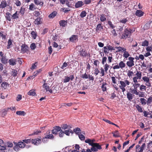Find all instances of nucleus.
I'll return each mask as SVG.
<instances>
[{
	"mask_svg": "<svg viewBox=\"0 0 152 152\" xmlns=\"http://www.w3.org/2000/svg\"><path fill=\"white\" fill-rule=\"evenodd\" d=\"M12 41L10 39H9L7 42V49H9V48H10L11 47L12 45Z\"/></svg>",
	"mask_w": 152,
	"mask_h": 152,
	"instance_id": "nucleus-32",
	"label": "nucleus"
},
{
	"mask_svg": "<svg viewBox=\"0 0 152 152\" xmlns=\"http://www.w3.org/2000/svg\"><path fill=\"white\" fill-rule=\"evenodd\" d=\"M149 45V42L147 40H145L142 42L141 44V45L143 46H148Z\"/></svg>",
	"mask_w": 152,
	"mask_h": 152,
	"instance_id": "nucleus-47",
	"label": "nucleus"
},
{
	"mask_svg": "<svg viewBox=\"0 0 152 152\" xmlns=\"http://www.w3.org/2000/svg\"><path fill=\"white\" fill-rule=\"evenodd\" d=\"M9 64L11 66H15L16 64V60L15 59L12 58L10 59L8 61Z\"/></svg>",
	"mask_w": 152,
	"mask_h": 152,
	"instance_id": "nucleus-21",
	"label": "nucleus"
},
{
	"mask_svg": "<svg viewBox=\"0 0 152 152\" xmlns=\"http://www.w3.org/2000/svg\"><path fill=\"white\" fill-rule=\"evenodd\" d=\"M128 59L129 60V61H128L126 62V64L129 67H131L134 65V58L132 57H129L128 58Z\"/></svg>",
	"mask_w": 152,
	"mask_h": 152,
	"instance_id": "nucleus-8",
	"label": "nucleus"
},
{
	"mask_svg": "<svg viewBox=\"0 0 152 152\" xmlns=\"http://www.w3.org/2000/svg\"><path fill=\"white\" fill-rule=\"evenodd\" d=\"M130 56V54L128 51H126V49L124 50L123 56L125 58H127L128 57Z\"/></svg>",
	"mask_w": 152,
	"mask_h": 152,
	"instance_id": "nucleus-36",
	"label": "nucleus"
},
{
	"mask_svg": "<svg viewBox=\"0 0 152 152\" xmlns=\"http://www.w3.org/2000/svg\"><path fill=\"white\" fill-rule=\"evenodd\" d=\"M15 4H16V5L18 7L20 6L21 4V3L20 2V1L19 0H16L15 1Z\"/></svg>",
	"mask_w": 152,
	"mask_h": 152,
	"instance_id": "nucleus-60",
	"label": "nucleus"
},
{
	"mask_svg": "<svg viewBox=\"0 0 152 152\" xmlns=\"http://www.w3.org/2000/svg\"><path fill=\"white\" fill-rule=\"evenodd\" d=\"M84 5V3L82 1H78L75 3V7L76 8H78L82 7Z\"/></svg>",
	"mask_w": 152,
	"mask_h": 152,
	"instance_id": "nucleus-15",
	"label": "nucleus"
},
{
	"mask_svg": "<svg viewBox=\"0 0 152 152\" xmlns=\"http://www.w3.org/2000/svg\"><path fill=\"white\" fill-rule=\"evenodd\" d=\"M132 30L131 29H125L124 32L121 35V39H126V38L129 37L131 34Z\"/></svg>",
	"mask_w": 152,
	"mask_h": 152,
	"instance_id": "nucleus-4",
	"label": "nucleus"
},
{
	"mask_svg": "<svg viewBox=\"0 0 152 152\" xmlns=\"http://www.w3.org/2000/svg\"><path fill=\"white\" fill-rule=\"evenodd\" d=\"M104 52L105 54H108L109 53V51L107 50L106 46H104L103 47Z\"/></svg>",
	"mask_w": 152,
	"mask_h": 152,
	"instance_id": "nucleus-61",
	"label": "nucleus"
},
{
	"mask_svg": "<svg viewBox=\"0 0 152 152\" xmlns=\"http://www.w3.org/2000/svg\"><path fill=\"white\" fill-rule=\"evenodd\" d=\"M43 88L45 89L46 92L49 91L51 94H52L53 92L51 89H50L49 86L47 83H45H45L42 85Z\"/></svg>",
	"mask_w": 152,
	"mask_h": 152,
	"instance_id": "nucleus-12",
	"label": "nucleus"
},
{
	"mask_svg": "<svg viewBox=\"0 0 152 152\" xmlns=\"http://www.w3.org/2000/svg\"><path fill=\"white\" fill-rule=\"evenodd\" d=\"M152 102V97H149L147 101V103L148 104H149Z\"/></svg>",
	"mask_w": 152,
	"mask_h": 152,
	"instance_id": "nucleus-57",
	"label": "nucleus"
},
{
	"mask_svg": "<svg viewBox=\"0 0 152 152\" xmlns=\"http://www.w3.org/2000/svg\"><path fill=\"white\" fill-rule=\"evenodd\" d=\"M120 68L123 69L126 66V64L123 61H121L119 63Z\"/></svg>",
	"mask_w": 152,
	"mask_h": 152,
	"instance_id": "nucleus-44",
	"label": "nucleus"
},
{
	"mask_svg": "<svg viewBox=\"0 0 152 152\" xmlns=\"http://www.w3.org/2000/svg\"><path fill=\"white\" fill-rule=\"evenodd\" d=\"M135 95H138L139 97H142V98H143V97H145L146 93L145 92L141 91H138Z\"/></svg>",
	"mask_w": 152,
	"mask_h": 152,
	"instance_id": "nucleus-18",
	"label": "nucleus"
},
{
	"mask_svg": "<svg viewBox=\"0 0 152 152\" xmlns=\"http://www.w3.org/2000/svg\"><path fill=\"white\" fill-rule=\"evenodd\" d=\"M112 133L113 135V137H119L120 136V134L118 131H115L112 132Z\"/></svg>",
	"mask_w": 152,
	"mask_h": 152,
	"instance_id": "nucleus-30",
	"label": "nucleus"
},
{
	"mask_svg": "<svg viewBox=\"0 0 152 152\" xmlns=\"http://www.w3.org/2000/svg\"><path fill=\"white\" fill-rule=\"evenodd\" d=\"M119 83L120 84L119 86V87L122 91L123 92H124L126 91V89L125 88L126 85H129L130 83L129 80H124V81H119Z\"/></svg>",
	"mask_w": 152,
	"mask_h": 152,
	"instance_id": "nucleus-2",
	"label": "nucleus"
},
{
	"mask_svg": "<svg viewBox=\"0 0 152 152\" xmlns=\"http://www.w3.org/2000/svg\"><path fill=\"white\" fill-rule=\"evenodd\" d=\"M61 127L59 126H54L53 127V129L52 130V132L53 134H57L58 132L61 131Z\"/></svg>",
	"mask_w": 152,
	"mask_h": 152,
	"instance_id": "nucleus-13",
	"label": "nucleus"
},
{
	"mask_svg": "<svg viewBox=\"0 0 152 152\" xmlns=\"http://www.w3.org/2000/svg\"><path fill=\"white\" fill-rule=\"evenodd\" d=\"M59 25L60 26H61L62 27H65V26H66L67 23V21L64 20H61L59 21Z\"/></svg>",
	"mask_w": 152,
	"mask_h": 152,
	"instance_id": "nucleus-26",
	"label": "nucleus"
},
{
	"mask_svg": "<svg viewBox=\"0 0 152 152\" xmlns=\"http://www.w3.org/2000/svg\"><path fill=\"white\" fill-rule=\"evenodd\" d=\"M133 94V93L132 94V93L130 92H128L127 93V97L129 101H132L133 98V96H134Z\"/></svg>",
	"mask_w": 152,
	"mask_h": 152,
	"instance_id": "nucleus-20",
	"label": "nucleus"
},
{
	"mask_svg": "<svg viewBox=\"0 0 152 152\" xmlns=\"http://www.w3.org/2000/svg\"><path fill=\"white\" fill-rule=\"evenodd\" d=\"M31 142L32 143L34 144L35 145H38L40 143L41 141V139L37 138L32 139Z\"/></svg>",
	"mask_w": 152,
	"mask_h": 152,
	"instance_id": "nucleus-19",
	"label": "nucleus"
},
{
	"mask_svg": "<svg viewBox=\"0 0 152 152\" xmlns=\"http://www.w3.org/2000/svg\"><path fill=\"white\" fill-rule=\"evenodd\" d=\"M100 20L101 22H104L106 20L107 17L104 14H102L100 15Z\"/></svg>",
	"mask_w": 152,
	"mask_h": 152,
	"instance_id": "nucleus-31",
	"label": "nucleus"
},
{
	"mask_svg": "<svg viewBox=\"0 0 152 152\" xmlns=\"http://www.w3.org/2000/svg\"><path fill=\"white\" fill-rule=\"evenodd\" d=\"M1 62L3 64H6L7 63V59H6V56H3L0 58Z\"/></svg>",
	"mask_w": 152,
	"mask_h": 152,
	"instance_id": "nucleus-27",
	"label": "nucleus"
},
{
	"mask_svg": "<svg viewBox=\"0 0 152 152\" xmlns=\"http://www.w3.org/2000/svg\"><path fill=\"white\" fill-rule=\"evenodd\" d=\"M87 12L85 11H82L80 13V16L81 18H83L86 17Z\"/></svg>",
	"mask_w": 152,
	"mask_h": 152,
	"instance_id": "nucleus-48",
	"label": "nucleus"
},
{
	"mask_svg": "<svg viewBox=\"0 0 152 152\" xmlns=\"http://www.w3.org/2000/svg\"><path fill=\"white\" fill-rule=\"evenodd\" d=\"M78 137L81 141H83L85 139V137L82 133H80L78 135Z\"/></svg>",
	"mask_w": 152,
	"mask_h": 152,
	"instance_id": "nucleus-51",
	"label": "nucleus"
},
{
	"mask_svg": "<svg viewBox=\"0 0 152 152\" xmlns=\"http://www.w3.org/2000/svg\"><path fill=\"white\" fill-rule=\"evenodd\" d=\"M73 131L76 134L78 135L80 133H81V129L79 127H77L74 129Z\"/></svg>",
	"mask_w": 152,
	"mask_h": 152,
	"instance_id": "nucleus-35",
	"label": "nucleus"
},
{
	"mask_svg": "<svg viewBox=\"0 0 152 152\" xmlns=\"http://www.w3.org/2000/svg\"><path fill=\"white\" fill-rule=\"evenodd\" d=\"M57 13V12L56 11H53L49 15L48 17L50 18H53L56 16Z\"/></svg>",
	"mask_w": 152,
	"mask_h": 152,
	"instance_id": "nucleus-33",
	"label": "nucleus"
},
{
	"mask_svg": "<svg viewBox=\"0 0 152 152\" xmlns=\"http://www.w3.org/2000/svg\"><path fill=\"white\" fill-rule=\"evenodd\" d=\"M136 107L138 111L140 113H142L143 112V109L142 107L140 106V105L138 104H137L136 105Z\"/></svg>",
	"mask_w": 152,
	"mask_h": 152,
	"instance_id": "nucleus-40",
	"label": "nucleus"
},
{
	"mask_svg": "<svg viewBox=\"0 0 152 152\" xmlns=\"http://www.w3.org/2000/svg\"><path fill=\"white\" fill-rule=\"evenodd\" d=\"M134 83V84L133 85L134 89L132 90V92L134 94H135L138 92V90L137 89L138 87H140V83Z\"/></svg>",
	"mask_w": 152,
	"mask_h": 152,
	"instance_id": "nucleus-10",
	"label": "nucleus"
},
{
	"mask_svg": "<svg viewBox=\"0 0 152 152\" xmlns=\"http://www.w3.org/2000/svg\"><path fill=\"white\" fill-rule=\"evenodd\" d=\"M142 72L140 71H136V74H135L132 78L133 81L134 83H138V80H140L142 79Z\"/></svg>",
	"mask_w": 152,
	"mask_h": 152,
	"instance_id": "nucleus-3",
	"label": "nucleus"
},
{
	"mask_svg": "<svg viewBox=\"0 0 152 152\" xmlns=\"http://www.w3.org/2000/svg\"><path fill=\"white\" fill-rule=\"evenodd\" d=\"M108 23L112 28H113L115 27L114 25L112 24L111 21L110 20L108 21Z\"/></svg>",
	"mask_w": 152,
	"mask_h": 152,
	"instance_id": "nucleus-64",
	"label": "nucleus"
},
{
	"mask_svg": "<svg viewBox=\"0 0 152 152\" xmlns=\"http://www.w3.org/2000/svg\"><path fill=\"white\" fill-rule=\"evenodd\" d=\"M7 3L6 1H2L0 4V8L3 9L7 6Z\"/></svg>",
	"mask_w": 152,
	"mask_h": 152,
	"instance_id": "nucleus-23",
	"label": "nucleus"
},
{
	"mask_svg": "<svg viewBox=\"0 0 152 152\" xmlns=\"http://www.w3.org/2000/svg\"><path fill=\"white\" fill-rule=\"evenodd\" d=\"M115 48L116 49L118 50V52L122 51L124 52V51L125 50V49H126V48L121 47V46H116Z\"/></svg>",
	"mask_w": 152,
	"mask_h": 152,
	"instance_id": "nucleus-46",
	"label": "nucleus"
},
{
	"mask_svg": "<svg viewBox=\"0 0 152 152\" xmlns=\"http://www.w3.org/2000/svg\"><path fill=\"white\" fill-rule=\"evenodd\" d=\"M128 20H127V18H124L123 19H122V20H121L120 21V22L121 23H126L127 22Z\"/></svg>",
	"mask_w": 152,
	"mask_h": 152,
	"instance_id": "nucleus-63",
	"label": "nucleus"
},
{
	"mask_svg": "<svg viewBox=\"0 0 152 152\" xmlns=\"http://www.w3.org/2000/svg\"><path fill=\"white\" fill-rule=\"evenodd\" d=\"M74 78L75 77L73 75H70L69 76H65L63 80V81L64 83L68 82L70 80L72 81Z\"/></svg>",
	"mask_w": 152,
	"mask_h": 152,
	"instance_id": "nucleus-9",
	"label": "nucleus"
},
{
	"mask_svg": "<svg viewBox=\"0 0 152 152\" xmlns=\"http://www.w3.org/2000/svg\"><path fill=\"white\" fill-rule=\"evenodd\" d=\"M28 94L30 95L34 96L36 94V93L35 90H30L28 93Z\"/></svg>",
	"mask_w": 152,
	"mask_h": 152,
	"instance_id": "nucleus-42",
	"label": "nucleus"
},
{
	"mask_svg": "<svg viewBox=\"0 0 152 152\" xmlns=\"http://www.w3.org/2000/svg\"><path fill=\"white\" fill-rule=\"evenodd\" d=\"M16 114L20 115H25L26 113L23 111H16Z\"/></svg>",
	"mask_w": 152,
	"mask_h": 152,
	"instance_id": "nucleus-41",
	"label": "nucleus"
},
{
	"mask_svg": "<svg viewBox=\"0 0 152 152\" xmlns=\"http://www.w3.org/2000/svg\"><path fill=\"white\" fill-rule=\"evenodd\" d=\"M110 65L108 64H104V69L105 72H107V70L108 69V68H110Z\"/></svg>",
	"mask_w": 152,
	"mask_h": 152,
	"instance_id": "nucleus-54",
	"label": "nucleus"
},
{
	"mask_svg": "<svg viewBox=\"0 0 152 152\" xmlns=\"http://www.w3.org/2000/svg\"><path fill=\"white\" fill-rule=\"evenodd\" d=\"M29 48L28 46L26 44H22L21 45V52L23 54L28 53L29 52Z\"/></svg>",
	"mask_w": 152,
	"mask_h": 152,
	"instance_id": "nucleus-6",
	"label": "nucleus"
},
{
	"mask_svg": "<svg viewBox=\"0 0 152 152\" xmlns=\"http://www.w3.org/2000/svg\"><path fill=\"white\" fill-rule=\"evenodd\" d=\"M108 84H107V83L103 82L101 86V88L103 92H105L107 91V86H108Z\"/></svg>",
	"mask_w": 152,
	"mask_h": 152,
	"instance_id": "nucleus-17",
	"label": "nucleus"
},
{
	"mask_svg": "<svg viewBox=\"0 0 152 152\" xmlns=\"http://www.w3.org/2000/svg\"><path fill=\"white\" fill-rule=\"evenodd\" d=\"M25 146L26 144L24 143L23 142H18L14 147V149L16 151H17L20 150V148H23L25 147Z\"/></svg>",
	"mask_w": 152,
	"mask_h": 152,
	"instance_id": "nucleus-5",
	"label": "nucleus"
},
{
	"mask_svg": "<svg viewBox=\"0 0 152 152\" xmlns=\"http://www.w3.org/2000/svg\"><path fill=\"white\" fill-rule=\"evenodd\" d=\"M145 146V143H143L140 148L139 152H142Z\"/></svg>",
	"mask_w": 152,
	"mask_h": 152,
	"instance_id": "nucleus-56",
	"label": "nucleus"
},
{
	"mask_svg": "<svg viewBox=\"0 0 152 152\" xmlns=\"http://www.w3.org/2000/svg\"><path fill=\"white\" fill-rule=\"evenodd\" d=\"M134 73L133 71H131L129 70L127 72V75L129 77H132V76L134 75Z\"/></svg>",
	"mask_w": 152,
	"mask_h": 152,
	"instance_id": "nucleus-55",
	"label": "nucleus"
},
{
	"mask_svg": "<svg viewBox=\"0 0 152 152\" xmlns=\"http://www.w3.org/2000/svg\"><path fill=\"white\" fill-rule=\"evenodd\" d=\"M25 9L24 7H21L20 11V13L22 15H23L25 13Z\"/></svg>",
	"mask_w": 152,
	"mask_h": 152,
	"instance_id": "nucleus-58",
	"label": "nucleus"
},
{
	"mask_svg": "<svg viewBox=\"0 0 152 152\" xmlns=\"http://www.w3.org/2000/svg\"><path fill=\"white\" fill-rule=\"evenodd\" d=\"M92 147L91 148V150L93 152L97 151L98 150H100L102 149L101 146L99 145L98 143H95L92 144Z\"/></svg>",
	"mask_w": 152,
	"mask_h": 152,
	"instance_id": "nucleus-7",
	"label": "nucleus"
},
{
	"mask_svg": "<svg viewBox=\"0 0 152 152\" xmlns=\"http://www.w3.org/2000/svg\"><path fill=\"white\" fill-rule=\"evenodd\" d=\"M5 17L7 20H8L9 21H11L12 18L11 17V14L9 12H7L6 13Z\"/></svg>",
	"mask_w": 152,
	"mask_h": 152,
	"instance_id": "nucleus-24",
	"label": "nucleus"
},
{
	"mask_svg": "<svg viewBox=\"0 0 152 152\" xmlns=\"http://www.w3.org/2000/svg\"><path fill=\"white\" fill-rule=\"evenodd\" d=\"M142 80L145 83V85L141 84L140 87V90L141 91H145L146 90V86L150 87L151 86V83L150 81V78L146 76H143L142 78Z\"/></svg>",
	"mask_w": 152,
	"mask_h": 152,
	"instance_id": "nucleus-1",
	"label": "nucleus"
},
{
	"mask_svg": "<svg viewBox=\"0 0 152 152\" xmlns=\"http://www.w3.org/2000/svg\"><path fill=\"white\" fill-rule=\"evenodd\" d=\"M9 86V84L6 82H3L1 84V86L2 88L6 89L7 87Z\"/></svg>",
	"mask_w": 152,
	"mask_h": 152,
	"instance_id": "nucleus-29",
	"label": "nucleus"
},
{
	"mask_svg": "<svg viewBox=\"0 0 152 152\" xmlns=\"http://www.w3.org/2000/svg\"><path fill=\"white\" fill-rule=\"evenodd\" d=\"M91 0H85L84 1V4H85L86 5L89 4L91 3Z\"/></svg>",
	"mask_w": 152,
	"mask_h": 152,
	"instance_id": "nucleus-62",
	"label": "nucleus"
},
{
	"mask_svg": "<svg viewBox=\"0 0 152 152\" xmlns=\"http://www.w3.org/2000/svg\"><path fill=\"white\" fill-rule=\"evenodd\" d=\"M64 134H66V135L69 136V135L70 133H72L73 132L72 130L69 129L64 131Z\"/></svg>",
	"mask_w": 152,
	"mask_h": 152,
	"instance_id": "nucleus-45",
	"label": "nucleus"
},
{
	"mask_svg": "<svg viewBox=\"0 0 152 152\" xmlns=\"http://www.w3.org/2000/svg\"><path fill=\"white\" fill-rule=\"evenodd\" d=\"M103 26L102 25L101 23H99L96 26V32H99L103 30Z\"/></svg>",
	"mask_w": 152,
	"mask_h": 152,
	"instance_id": "nucleus-22",
	"label": "nucleus"
},
{
	"mask_svg": "<svg viewBox=\"0 0 152 152\" xmlns=\"http://www.w3.org/2000/svg\"><path fill=\"white\" fill-rule=\"evenodd\" d=\"M91 139H88L85 140V142L86 143H88L89 145H91L92 146L93 144L91 143Z\"/></svg>",
	"mask_w": 152,
	"mask_h": 152,
	"instance_id": "nucleus-59",
	"label": "nucleus"
},
{
	"mask_svg": "<svg viewBox=\"0 0 152 152\" xmlns=\"http://www.w3.org/2000/svg\"><path fill=\"white\" fill-rule=\"evenodd\" d=\"M68 64L66 63V62H64L62 66L61 67V68L62 69L65 70L66 69L67 67L68 66Z\"/></svg>",
	"mask_w": 152,
	"mask_h": 152,
	"instance_id": "nucleus-53",
	"label": "nucleus"
},
{
	"mask_svg": "<svg viewBox=\"0 0 152 152\" xmlns=\"http://www.w3.org/2000/svg\"><path fill=\"white\" fill-rule=\"evenodd\" d=\"M140 101L141 103L142 104V105H145L147 103V100L144 98H140Z\"/></svg>",
	"mask_w": 152,
	"mask_h": 152,
	"instance_id": "nucleus-38",
	"label": "nucleus"
},
{
	"mask_svg": "<svg viewBox=\"0 0 152 152\" xmlns=\"http://www.w3.org/2000/svg\"><path fill=\"white\" fill-rule=\"evenodd\" d=\"M30 47L31 50L35 49L36 48L35 43H31L30 45Z\"/></svg>",
	"mask_w": 152,
	"mask_h": 152,
	"instance_id": "nucleus-52",
	"label": "nucleus"
},
{
	"mask_svg": "<svg viewBox=\"0 0 152 152\" xmlns=\"http://www.w3.org/2000/svg\"><path fill=\"white\" fill-rule=\"evenodd\" d=\"M151 23V22L150 21L146 23L144 26L143 29L145 30L149 29L150 28Z\"/></svg>",
	"mask_w": 152,
	"mask_h": 152,
	"instance_id": "nucleus-28",
	"label": "nucleus"
},
{
	"mask_svg": "<svg viewBox=\"0 0 152 152\" xmlns=\"http://www.w3.org/2000/svg\"><path fill=\"white\" fill-rule=\"evenodd\" d=\"M41 22V18H37L35 19L34 21V23L36 25H39L40 24Z\"/></svg>",
	"mask_w": 152,
	"mask_h": 152,
	"instance_id": "nucleus-39",
	"label": "nucleus"
},
{
	"mask_svg": "<svg viewBox=\"0 0 152 152\" xmlns=\"http://www.w3.org/2000/svg\"><path fill=\"white\" fill-rule=\"evenodd\" d=\"M34 2L35 5H39L41 7L43 6L44 4L42 0H34Z\"/></svg>",
	"mask_w": 152,
	"mask_h": 152,
	"instance_id": "nucleus-14",
	"label": "nucleus"
},
{
	"mask_svg": "<svg viewBox=\"0 0 152 152\" xmlns=\"http://www.w3.org/2000/svg\"><path fill=\"white\" fill-rule=\"evenodd\" d=\"M52 93L55 94L56 93L58 90V88L57 86L53 87H52Z\"/></svg>",
	"mask_w": 152,
	"mask_h": 152,
	"instance_id": "nucleus-49",
	"label": "nucleus"
},
{
	"mask_svg": "<svg viewBox=\"0 0 152 152\" xmlns=\"http://www.w3.org/2000/svg\"><path fill=\"white\" fill-rule=\"evenodd\" d=\"M18 11H16L15 13L13 14L12 15V17L13 19H18L19 18V14L18 13Z\"/></svg>",
	"mask_w": 152,
	"mask_h": 152,
	"instance_id": "nucleus-34",
	"label": "nucleus"
},
{
	"mask_svg": "<svg viewBox=\"0 0 152 152\" xmlns=\"http://www.w3.org/2000/svg\"><path fill=\"white\" fill-rule=\"evenodd\" d=\"M69 40L70 42H75L78 40V36L77 35H72L69 38Z\"/></svg>",
	"mask_w": 152,
	"mask_h": 152,
	"instance_id": "nucleus-16",
	"label": "nucleus"
},
{
	"mask_svg": "<svg viewBox=\"0 0 152 152\" xmlns=\"http://www.w3.org/2000/svg\"><path fill=\"white\" fill-rule=\"evenodd\" d=\"M18 74L17 70L16 69H12L11 72L12 76L13 77H16Z\"/></svg>",
	"mask_w": 152,
	"mask_h": 152,
	"instance_id": "nucleus-37",
	"label": "nucleus"
},
{
	"mask_svg": "<svg viewBox=\"0 0 152 152\" xmlns=\"http://www.w3.org/2000/svg\"><path fill=\"white\" fill-rule=\"evenodd\" d=\"M79 55L83 57H86L88 55V53L86 50L83 49L82 48H80L79 51Z\"/></svg>",
	"mask_w": 152,
	"mask_h": 152,
	"instance_id": "nucleus-11",
	"label": "nucleus"
},
{
	"mask_svg": "<svg viewBox=\"0 0 152 152\" xmlns=\"http://www.w3.org/2000/svg\"><path fill=\"white\" fill-rule=\"evenodd\" d=\"M135 15L138 17H141L143 15L144 12L140 10H137L135 12Z\"/></svg>",
	"mask_w": 152,
	"mask_h": 152,
	"instance_id": "nucleus-25",
	"label": "nucleus"
},
{
	"mask_svg": "<svg viewBox=\"0 0 152 152\" xmlns=\"http://www.w3.org/2000/svg\"><path fill=\"white\" fill-rule=\"evenodd\" d=\"M35 6L34 3H31L29 5V9L30 10H34V9L35 8Z\"/></svg>",
	"mask_w": 152,
	"mask_h": 152,
	"instance_id": "nucleus-50",
	"label": "nucleus"
},
{
	"mask_svg": "<svg viewBox=\"0 0 152 152\" xmlns=\"http://www.w3.org/2000/svg\"><path fill=\"white\" fill-rule=\"evenodd\" d=\"M31 37L34 39H35L37 36V32L34 31H32L31 33Z\"/></svg>",
	"mask_w": 152,
	"mask_h": 152,
	"instance_id": "nucleus-43",
	"label": "nucleus"
}]
</instances>
